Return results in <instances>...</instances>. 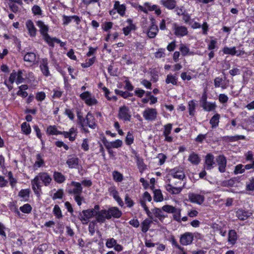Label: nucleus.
I'll return each instance as SVG.
<instances>
[{"instance_id":"1","label":"nucleus","mask_w":254,"mask_h":254,"mask_svg":"<svg viewBox=\"0 0 254 254\" xmlns=\"http://www.w3.org/2000/svg\"><path fill=\"white\" fill-rule=\"evenodd\" d=\"M51 176L46 172L39 173L31 180V184L32 190L37 196H40L41 192V182L45 186H49L52 182Z\"/></svg>"},{"instance_id":"2","label":"nucleus","mask_w":254,"mask_h":254,"mask_svg":"<svg viewBox=\"0 0 254 254\" xmlns=\"http://www.w3.org/2000/svg\"><path fill=\"white\" fill-rule=\"evenodd\" d=\"M36 24L39 28L40 32L43 38L50 46L53 47L54 46V42L61 44V46H63V43L60 39L56 38H52L48 34L49 27L43 21L39 20L36 22Z\"/></svg>"},{"instance_id":"3","label":"nucleus","mask_w":254,"mask_h":254,"mask_svg":"<svg viewBox=\"0 0 254 254\" xmlns=\"http://www.w3.org/2000/svg\"><path fill=\"white\" fill-rule=\"evenodd\" d=\"M97 214V212L93 209H88L83 210L79 213L78 218L83 224H86L89 222V219Z\"/></svg>"},{"instance_id":"4","label":"nucleus","mask_w":254,"mask_h":254,"mask_svg":"<svg viewBox=\"0 0 254 254\" xmlns=\"http://www.w3.org/2000/svg\"><path fill=\"white\" fill-rule=\"evenodd\" d=\"M23 70H18L17 72L13 70L10 74L9 81L11 84L15 82L17 84H19L24 82V78L23 77Z\"/></svg>"},{"instance_id":"5","label":"nucleus","mask_w":254,"mask_h":254,"mask_svg":"<svg viewBox=\"0 0 254 254\" xmlns=\"http://www.w3.org/2000/svg\"><path fill=\"white\" fill-rule=\"evenodd\" d=\"M194 240V234L192 233L187 232L182 234L180 237V243L183 246L191 245Z\"/></svg>"},{"instance_id":"6","label":"nucleus","mask_w":254,"mask_h":254,"mask_svg":"<svg viewBox=\"0 0 254 254\" xmlns=\"http://www.w3.org/2000/svg\"><path fill=\"white\" fill-rule=\"evenodd\" d=\"M67 192L70 194H81L82 192L81 184L78 182H71L68 189Z\"/></svg>"},{"instance_id":"7","label":"nucleus","mask_w":254,"mask_h":254,"mask_svg":"<svg viewBox=\"0 0 254 254\" xmlns=\"http://www.w3.org/2000/svg\"><path fill=\"white\" fill-rule=\"evenodd\" d=\"M158 113L156 109L147 108L142 113L144 118L147 121H152L156 119Z\"/></svg>"},{"instance_id":"8","label":"nucleus","mask_w":254,"mask_h":254,"mask_svg":"<svg viewBox=\"0 0 254 254\" xmlns=\"http://www.w3.org/2000/svg\"><path fill=\"white\" fill-rule=\"evenodd\" d=\"M188 198L190 202L199 205L202 204L205 200L203 195L193 192H190L188 194Z\"/></svg>"},{"instance_id":"9","label":"nucleus","mask_w":254,"mask_h":254,"mask_svg":"<svg viewBox=\"0 0 254 254\" xmlns=\"http://www.w3.org/2000/svg\"><path fill=\"white\" fill-rule=\"evenodd\" d=\"M169 177L176 179L183 182L186 176L182 168H174L171 170Z\"/></svg>"},{"instance_id":"10","label":"nucleus","mask_w":254,"mask_h":254,"mask_svg":"<svg viewBox=\"0 0 254 254\" xmlns=\"http://www.w3.org/2000/svg\"><path fill=\"white\" fill-rule=\"evenodd\" d=\"M118 117L125 121H129L131 118L130 113L128 107L123 106L120 108Z\"/></svg>"},{"instance_id":"11","label":"nucleus","mask_w":254,"mask_h":254,"mask_svg":"<svg viewBox=\"0 0 254 254\" xmlns=\"http://www.w3.org/2000/svg\"><path fill=\"white\" fill-rule=\"evenodd\" d=\"M173 29L175 35L178 37H183L188 33L187 28L184 26H180L177 24H174Z\"/></svg>"},{"instance_id":"12","label":"nucleus","mask_w":254,"mask_h":254,"mask_svg":"<svg viewBox=\"0 0 254 254\" xmlns=\"http://www.w3.org/2000/svg\"><path fill=\"white\" fill-rule=\"evenodd\" d=\"M186 184V183L183 182V186H175L170 185H167L166 186V190L170 193L173 194H178L180 193Z\"/></svg>"},{"instance_id":"13","label":"nucleus","mask_w":254,"mask_h":254,"mask_svg":"<svg viewBox=\"0 0 254 254\" xmlns=\"http://www.w3.org/2000/svg\"><path fill=\"white\" fill-rule=\"evenodd\" d=\"M216 161L219 166V171L221 173L224 172L227 163L226 157L223 155H219L216 158Z\"/></svg>"},{"instance_id":"14","label":"nucleus","mask_w":254,"mask_h":254,"mask_svg":"<svg viewBox=\"0 0 254 254\" xmlns=\"http://www.w3.org/2000/svg\"><path fill=\"white\" fill-rule=\"evenodd\" d=\"M95 216H96L97 221L100 223L104 222L106 219H110V215L105 209L97 212V214Z\"/></svg>"},{"instance_id":"15","label":"nucleus","mask_w":254,"mask_h":254,"mask_svg":"<svg viewBox=\"0 0 254 254\" xmlns=\"http://www.w3.org/2000/svg\"><path fill=\"white\" fill-rule=\"evenodd\" d=\"M40 67L43 75L46 76L50 75V71L48 67V59L46 58L43 59L40 62Z\"/></svg>"},{"instance_id":"16","label":"nucleus","mask_w":254,"mask_h":254,"mask_svg":"<svg viewBox=\"0 0 254 254\" xmlns=\"http://www.w3.org/2000/svg\"><path fill=\"white\" fill-rule=\"evenodd\" d=\"M24 61L30 65L34 64L37 63L36 55L34 53L28 52L25 55Z\"/></svg>"},{"instance_id":"17","label":"nucleus","mask_w":254,"mask_h":254,"mask_svg":"<svg viewBox=\"0 0 254 254\" xmlns=\"http://www.w3.org/2000/svg\"><path fill=\"white\" fill-rule=\"evenodd\" d=\"M106 211L110 215V219H111L112 217L116 218H120L122 214V212L116 207H111L109 208L108 210H106Z\"/></svg>"},{"instance_id":"18","label":"nucleus","mask_w":254,"mask_h":254,"mask_svg":"<svg viewBox=\"0 0 254 254\" xmlns=\"http://www.w3.org/2000/svg\"><path fill=\"white\" fill-rule=\"evenodd\" d=\"M26 26L28 31L29 35L31 37H35L36 35L37 29L35 28L33 22L30 20H27L26 22Z\"/></svg>"},{"instance_id":"19","label":"nucleus","mask_w":254,"mask_h":254,"mask_svg":"<svg viewBox=\"0 0 254 254\" xmlns=\"http://www.w3.org/2000/svg\"><path fill=\"white\" fill-rule=\"evenodd\" d=\"M214 158V156L211 154L206 155L205 161V168L207 170H210L213 167V165L215 164Z\"/></svg>"},{"instance_id":"20","label":"nucleus","mask_w":254,"mask_h":254,"mask_svg":"<svg viewBox=\"0 0 254 254\" xmlns=\"http://www.w3.org/2000/svg\"><path fill=\"white\" fill-rule=\"evenodd\" d=\"M79 159L76 156H70L66 161V164L70 168H75L78 164Z\"/></svg>"},{"instance_id":"21","label":"nucleus","mask_w":254,"mask_h":254,"mask_svg":"<svg viewBox=\"0 0 254 254\" xmlns=\"http://www.w3.org/2000/svg\"><path fill=\"white\" fill-rule=\"evenodd\" d=\"M158 31V27L155 25L154 22H152L151 25L150 27L148 32L147 35L150 38H154Z\"/></svg>"},{"instance_id":"22","label":"nucleus","mask_w":254,"mask_h":254,"mask_svg":"<svg viewBox=\"0 0 254 254\" xmlns=\"http://www.w3.org/2000/svg\"><path fill=\"white\" fill-rule=\"evenodd\" d=\"M85 124L90 128H95L96 127V123L95 122V119L93 116L91 114L88 113L86 116V123Z\"/></svg>"},{"instance_id":"23","label":"nucleus","mask_w":254,"mask_h":254,"mask_svg":"<svg viewBox=\"0 0 254 254\" xmlns=\"http://www.w3.org/2000/svg\"><path fill=\"white\" fill-rule=\"evenodd\" d=\"M63 24L67 25L72 20L74 19L75 21H76V23L78 24L79 22L80 21V19L78 16L76 15L67 16L66 15H64L63 16Z\"/></svg>"},{"instance_id":"24","label":"nucleus","mask_w":254,"mask_h":254,"mask_svg":"<svg viewBox=\"0 0 254 254\" xmlns=\"http://www.w3.org/2000/svg\"><path fill=\"white\" fill-rule=\"evenodd\" d=\"M223 53L225 54H229L231 55H237V56H240L244 53V52L240 51L238 53V52L236 50L235 47L233 48H228L225 47L223 49Z\"/></svg>"},{"instance_id":"25","label":"nucleus","mask_w":254,"mask_h":254,"mask_svg":"<svg viewBox=\"0 0 254 254\" xmlns=\"http://www.w3.org/2000/svg\"><path fill=\"white\" fill-rule=\"evenodd\" d=\"M161 2L165 7L169 9H173L176 6L175 0H162Z\"/></svg>"},{"instance_id":"26","label":"nucleus","mask_w":254,"mask_h":254,"mask_svg":"<svg viewBox=\"0 0 254 254\" xmlns=\"http://www.w3.org/2000/svg\"><path fill=\"white\" fill-rule=\"evenodd\" d=\"M250 214L248 211L242 209H239L236 212L237 217L241 220H246L250 216Z\"/></svg>"},{"instance_id":"27","label":"nucleus","mask_w":254,"mask_h":254,"mask_svg":"<svg viewBox=\"0 0 254 254\" xmlns=\"http://www.w3.org/2000/svg\"><path fill=\"white\" fill-rule=\"evenodd\" d=\"M152 211L154 216L158 218L161 221H162L166 216L163 214L162 210L160 208H155L152 209Z\"/></svg>"},{"instance_id":"28","label":"nucleus","mask_w":254,"mask_h":254,"mask_svg":"<svg viewBox=\"0 0 254 254\" xmlns=\"http://www.w3.org/2000/svg\"><path fill=\"white\" fill-rule=\"evenodd\" d=\"M114 8L122 16L124 15L126 11V7L123 4H120L119 1H116L114 3Z\"/></svg>"},{"instance_id":"29","label":"nucleus","mask_w":254,"mask_h":254,"mask_svg":"<svg viewBox=\"0 0 254 254\" xmlns=\"http://www.w3.org/2000/svg\"><path fill=\"white\" fill-rule=\"evenodd\" d=\"M127 22L128 24V25L124 27L123 29L125 35H128L131 30H135V25L132 23L131 19H127Z\"/></svg>"},{"instance_id":"30","label":"nucleus","mask_w":254,"mask_h":254,"mask_svg":"<svg viewBox=\"0 0 254 254\" xmlns=\"http://www.w3.org/2000/svg\"><path fill=\"white\" fill-rule=\"evenodd\" d=\"M188 160L194 165H197L200 162V159L198 155L193 152L190 155Z\"/></svg>"},{"instance_id":"31","label":"nucleus","mask_w":254,"mask_h":254,"mask_svg":"<svg viewBox=\"0 0 254 254\" xmlns=\"http://www.w3.org/2000/svg\"><path fill=\"white\" fill-rule=\"evenodd\" d=\"M220 117V116L218 114H216L211 118L210 124L212 128L218 126Z\"/></svg>"},{"instance_id":"32","label":"nucleus","mask_w":254,"mask_h":254,"mask_svg":"<svg viewBox=\"0 0 254 254\" xmlns=\"http://www.w3.org/2000/svg\"><path fill=\"white\" fill-rule=\"evenodd\" d=\"M43 155L41 154H37L36 156V161L34 167L40 168L44 164V161L43 158Z\"/></svg>"},{"instance_id":"33","label":"nucleus","mask_w":254,"mask_h":254,"mask_svg":"<svg viewBox=\"0 0 254 254\" xmlns=\"http://www.w3.org/2000/svg\"><path fill=\"white\" fill-rule=\"evenodd\" d=\"M152 220L148 218L145 219L141 224V231L143 233H146L149 229L150 224L152 223Z\"/></svg>"},{"instance_id":"34","label":"nucleus","mask_w":254,"mask_h":254,"mask_svg":"<svg viewBox=\"0 0 254 254\" xmlns=\"http://www.w3.org/2000/svg\"><path fill=\"white\" fill-rule=\"evenodd\" d=\"M54 180L58 183H63L65 179L64 175L58 172H55L53 175Z\"/></svg>"},{"instance_id":"35","label":"nucleus","mask_w":254,"mask_h":254,"mask_svg":"<svg viewBox=\"0 0 254 254\" xmlns=\"http://www.w3.org/2000/svg\"><path fill=\"white\" fill-rule=\"evenodd\" d=\"M183 181H182L177 180L176 179L169 177V178L167 180V185H170L173 186H181L182 185L183 186Z\"/></svg>"},{"instance_id":"36","label":"nucleus","mask_w":254,"mask_h":254,"mask_svg":"<svg viewBox=\"0 0 254 254\" xmlns=\"http://www.w3.org/2000/svg\"><path fill=\"white\" fill-rule=\"evenodd\" d=\"M237 234L235 231L231 230L229 231L228 235V241L231 244H234L237 240Z\"/></svg>"},{"instance_id":"37","label":"nucleus","mask_w":254,"mask_h":254,"mask_svg":"<svg viewBox=\"0 0 254 254\" xmlns=\"http://www.w3.org/2000/svg\"><path fill=\"white\" fill-rule=\"evenodd\" d=\"M154 200L157 202L163 201V196L160 190H155L154 191Z\"/></svg>"},{"instance_id":"38","label":"nucleus","mask_w":254,"mask_h":254,"mask_svg":"<svg viewBox=\"0 0 254 254\" xmlns=\"http://www.w3.org/2000/svg\"><path fill=\"white\" fill-rule=\"evenodd\" d=\"M177 77L176 75L168 74L166 79L167 84L172 83L173 85L177 84Z\"/></svg>"},{"instance_id":"39","label":"nucleus","mask_w":254,"mask_h":254,"mask_svg":"<svg viewBox=\"0 0 254 254\" xmlns=\"http://www.w3.org/2000/svg\"><path fill=\"white\" fill-rule=\"evenodd\" d=\"M216 106L215 103L207 102L206 104L202 106L204 110L210 112L215 110Z\"/></svg>"},{"instance_id":"40","label":"nucleus","mask_w":254,"mask_h":254,"mask_svg":"<svg viewBox=\"0 0 254 254\" xmlns=\"http://www.w3.org/2000/svg\"><path fill=\"white\" fill-rule=\"evenodd\" d=\"M226 140H228L229 141H236L238 140H241V139H245V136L244 135H237L235 136H226L225 137Z\"/></svg>"},{"instance_id":"41","label":"nucleus","mask_w":254,"mask_h":254,"mask_svg":"<svg viewBox=\"0 0 254 254\" xmlns=\"http://www.w3.org/2000/svg\"><path fill=\"white\" fill-rule=\"evenodd\" d=\"M189 114L190 116H193L195 112V109L196 107V104L195 102L193 100L190 101L189 102Z\"/></svg>"},{"instance_id":"42","label":"nucleus","mask_w":254,"mask_h":254,"mask_svg":"<svg viewBox=\"0 0 254 254\" xmlns=\"http://www.w3.org/2000/svg\"><path fill=\"white\" fill-rule=\"evenodd\" d=\"M112 195L113 196L114 198L118 202V204L121 206H123L124 205L123 201L122 199L119 196L118 192L116 190H113L111 192Z\"/></svg>"},{"instance_id":"43","label":"nucleus","mask_w":254,"mask_h":254,"mask_svg":"<svg viewBox=\"0 0 254 254\" xmlns=\"http://www.w3.org/2000/svg\"><path fill=\"white\" fill-rule=\"evenodd\" d=\"M246 190L249 191L254 190V177L249 179L246 183Z\"/></svg>"},{"instance_id":"44","label":"nucleus","mask_w":254,"mask_h":254,"mask_svg":"<svg viewBox=\"0 0 254 254\" xmlns=\"http://www.w3.org/2000/svg\"><path fill=\"white\" fill-rule=\"evenodd\" d=\"M21 130L25 134H29L31 132V127L29 124L26 122L21 125Z\"/></svg>"},{"instance_id":"45","label":"nucleus","mask_w":254,"mask_h":254,"mask_svg":"<svg viewBox=\"0 0 254 254\" xmlns=\"http://www.w3.org/2000/svg\"><path fill=\"white\" fill-rule=\"evenodd\" d=\"M92 97L91 93L88 91L84 92L80 95V97L84 101L86 104L87 101H89Z\"/></svg>"},{"instance_id":"46","label":"nucleus","mask_w":254,"mask_h":254,"mask_svg":"<svg viewBox=\"0 0 254 254\" xmlns=\"http://www.w3.org/2000/svg\"><path fill=\"white\" fill-rule=\"evenodd\" d=\"M53 213L54 215L59 219L63 217L61 210L58 205H55L53 209Z\"/></svg>"},{"instance_id":"47","label":"nucleus","mask_w":254,"mask_h":254,"mask_svg":"<svg viewBox=\"0 0 254 254\" xmlns=\"http://www.w3.org/2000/svg\"><path fill=\"white\" fill-rule=\"evenodd\" d=\"M19 209L23 213H29L32 210V207L29 204L27 203L20 207Z\"/></svg>"},{"instance_id":"48","label":"nucleus","mask_w":254,"mask_h":254,"mask_svg":"<svg viewBox=\"0 0 254 254\" xmlns=\"http://www.w3.org/2000/svg\"><path fill=\"white\" fill-rule=\"evenodd\" d=\"M114 180L118 182L122 181L123 180V176L122 174L118 171H114L113 173Z\"/></svg>"},{"instance_id":"49","label":"nucleus","mask_w":254,"mask_h":254,"mask_svg":"<svg viewBox=\"0 0 254 254\" xmlns=\"http://www.w3.org/2000/svg\"><path fill=\"white\" fill-rule=\"evenodd\" d=\"M47 132L50 134L58 135L59 134L60 131H58L55 126H50L47 128Z\"/></svg>"},{"instance_id":"50","label":"nucleus","mask_w":254,"mask_h":254,"mask_svg":"<svg viewBox=\"0 0 254 254\" xmlns=\"http://www.w3.org/2000/svg\"><path fill=\"white\" fill-rule=\"evenodd\" d=\"M164 130L163 131V135L164 136H167V135H169L172 129V125L171 124H168L164 126Z\"/></svg>"},{"instance_id":"51","label":"nucleus","mask_w":254,"mask_h":254,"mask_svg":"<svg viewBox=\"0 0 254 254\" xmlns=\"http://www.w3.org/2000/svg\"><path fill=\"white\" fill-rule=\"evenodd\" d=\"M174 211L175 212L173 213L174 214V215H173L174 219L175 220H176L177 221L181 222V209L180 208H176Z\"/></svg>"},{"instance_id":"52","label":"nucleus","mask_w":254,"mask_h":254,"mask_svg":"<svg viewBox=\"0 0 254 254\" xmlns=\"http://www.w3.org/2000/svg\"><path fill=\"white\" fill-rule=\"evenodd\" d=\"M162 208V210L165 212L172 213L175 212L174 211L177 208L170 205H165L163 206Z\"/></svg>"},{"instance_id":"53","label":"nucleus","mask_w":254,"mask_h":254,"mask_svg":"<svg viewBox=\"0 0 254 254\" xmlns=\"http://www.w3.org/2000/svg\"><path fill=\"white\" fill-rule=\"evenodd\" d=\"M95 57H93L92 58L89 59L86 61L85 63L82 64L81 66L84 68L89 67L92 64H94V63L95 62Z\"/></svg>"},{"instance_id":"54","label":"nucleus","mask_w":254,"mask_h":254,"mask_svg":"<svg viewBox=\"0 0 254 254\" xmlns=\"http://www.w3.org/2000/svg\"><path fill=\"white\" fill-rule=\"evenodd\" d=\"M117 243V241L114 238H110L107 240L106 246L108 248H112L114 247Z\"/></svg>"},{"instance_id":"55","label":"nucleus","mask_w":254,"mask_h":254,"mask_svg":"<svg viewBox=\"0 0 254 254\" xmlns=\"http://www.w3.org/2000/svg\"><path fill=\"white\" fill-rule=\"evenodd\" d=\"M64 195V191L62 189H59L58 191L55 193L52 197V198L55 200L56 199L62 198Z\"/></svg>"},{"instance_id":"56","label":"nucleus","mask_w":254,"mask_h":254,"mask_svg":"<svg viewBox=\"0 0 254 254\" xmlns=\"http://www.w3.org/2000/svg\"><path fill=\"white\" fill-rule=\"evenodd\" d=\"M32 11L35 15H41L42 14V10L40 7L37 5H34L32 7Z\"/></svg>"},{"instance_id":"57","label":"nucleus","mask_w":254,"mask_h":254,"mask_svg":"<svg viewBox=\"0 0 254 254\" xmlns=\"http://www.w3.org/2000/svg\"><path fill=\"white\" fill-rule=\"evenodd\" d=\"M245 172V168L244 165L239 164L235 167L234 173L235 174H242Z\"/></svg>"},{"instance_id":"58","label":"nucleus","mask_w":254,"mask_h":254,"mask_svg":"<svg viewBox=\"0 0 254 254\" xmlns=\"http://www.w3.org/2000/svg\"><path fill=\"white\" fill-rule=\"evenodd\" d=\"M103 90L105 92V95L106 97L108 99V100H113L114 101H116L117 98L115 96L110 97L109 94H110L109 90L105 87L103 88Z\"/></svg>"},{"instance_id":"59","label":"nucleus","mask_w":254,"mask_h":254,"mask_svg":"<svg viewBox=\"0 0 254 254\" xmlns=\"http://www.w3.org/2000/svg\"><path fill=\"white\" fill-rule=\"evenodd\" d=\"M133 137L130 132H128L126 139V142L127 145H130L133 142Z\"/></svg>"},{"instance_id":"60","label":"nucleus","mask_w":254,"mask_h":254,"mask_svg":"<svg viewBox=\"0 0 254 254\" xmlns=\"http://www.w3.org/2000/svg\"><path fill=\"white\" fill-rule=\"evenodd\" d=\"M81 148L85 151H88L89 147L88 144V139L87 138H85L83 140V142L81 144Z\"/></svg>"},{"instance_id":"61","label":"nucleus","mask_w":254,"mask_h":254,"mask_svg":"<svg viewBox=\"0 0 254 254\" xmlns=\"http://www.w3.org/2000/svg\"><path fill=\"white\" fill-rule=\"evenodd\" d=\"M245 156L246 161H250L252 163L254 161V155L252 151H248L245 154Z\"/></svg>"},{"instance_id":"62","label":"nucleus","mask_w":254,"mask_h":254,"mask_svg":"<svg viewBox=\"0 0 254 254\" xmlns=\"http://www.w3.org/2000/svg\"><path fill=\"white\" fill-rule=\"evenodd\" d=\"M180 50L182 54L184 56L187 55L190 52V49L184 45H181Z\"/></svg>"},{"instance_id":"63","label":"nucleus","mask_w":254,"mask_h":254,"mask_svg":"<svg viewBox=\"0 0 254 254\" xmlns=\"http://www.w3.org/2000/svg\"><path fill=\"white\" fill-rule=\"evenodd\" d=\"M123 142L121 140L117 139L114 141L111 142V146L113 148H119L122 146Z\"/></svg>"},{"instance_id":"64","label":"nucleus","mask_w":254,"mask_h":254,"mask_svg":"<svg viewBox=\"0 0 254 254\" xmlns=\"http://www.w3.org/2000/svg\"><path fill=\"white\" fill-rule=\"evenodd\" d=\"M102 28L105 31H108L112 28L113 26V23L111 22H106L102 25Z\"/></svg>"}]
</instances>
